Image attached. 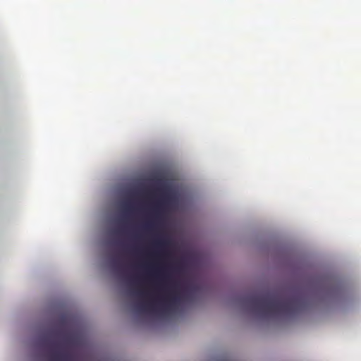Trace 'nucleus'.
<instances>
[{"label": "nucleus", "instance_id": "nucleus-5", "mask_svg": "<svg viewBox=\"0 0 361 361\" xmlns=\"http://www.w3.org/2000/svg\"><path fill=\"white\" fill-rule=\"evenodd\" d=\"M172 243L170 238L162 235H157L154 243V250L153 254L159 257H167L169 253L167 248L171 245Z\"/></svg>", "mask_w": 361, "mask_h": 361}, {"label": "nucleus", "instance_id": "nucleus-9", "mask_svg": "<svg viewBox=\"0 0 361 361\" xmlns=\"http://www.w3.org/2000/svg\"><path fill=\"white\" fill-rule=\"evenodd\" d=\"M132 282H133V283L136 284V285H137V284H138V280H137V279L133 280V281H132Z\"/></svg>", "mask_w": 361, "mask_h": 361}, {"label": "nucleus", "instance_id": "nucleus-1", "mask_svg": "<svg viewBox=\"0 0 361 361\" xmlns=\"http://www.w3.org/2000/svg\"><path fill=\"white\" fill-rule=\"evenodd\" d=\"M252 309L262 317L275 314H295L306 307V300L299 293L285 295L281 293L250 294L244 298Z\"/></svg>", "mask_w": 361, "mask_h": 361}, {"label": "nucleus", "instance_id": "nucleus-2", "mask_svg": "<svg viewBox=\"0 0 361 361\" xmlns=\"http://www.w3.org/2000/svg\"><path fill=\"white\" fill-rule=\"evenodd\" d=\"M164 295L159 300L150 299L147 302H140L137 305L139 312H169L174 310L183 300L188 298V291L180 292V286L176 284L172 286L164 285Z\"/></svg>", "mask_w": 361, "mask_h": 361}, {"label": "nucleus", "instance_id": "nucleus-4", "mask_svg": "<svg viewBox=\"0 0 361 361\" xmlns=\"http://www.w3.org/2000/svg\"><path fill=\"white\" fill-rule=\"evenodd\" d=\"M158 190L161 192V195L154 203L152 219L145 225V228L148 231H157L158 230L164 212L174 200L173 196L164 188H159Z\"/></svg>", "mask_w": 361, "mask_h": 361}, {"label": "nucleus", "instance_id": "nucleus-7", "mask_svg": "<svg viewBox=\"0 0 361 361\" xmlns=\"http://www.w3.org/2000/svg\"><path fill=\"white\" fill-rule=\"evenodd\" d=\"M137 294L142 298H149V292L144 289L139 290Z\"/></svg>", "mask_w": 361, "mask_h": 361}, {"label": "nucleus", "instance_id": "nucleus-8", "mask_svg": "<svg viewBox=\"0 0 361 361\" xmlns=\"http://www.w3.org/2000/svg\"><path fill=\"white\" fill-rule=\"evenodd\" d=\"M123 209L126 212H131L133 210V204L130 202H126L123 204Z\"/></svg>", "mask_w": 361, "mask_h": 361}, {"label": "nucleus", "instance_id": "nucleus-3", "mask_svg": "<svg viewBox=\"0 0 361 361\" xmlns=\"http://www.w3.org/2000/svg\"><path fill=\"white\" fill-rule=\"evenodd\" d=\"M71 342V338L56 341L47 336L40 341L41 345L49 352V361H77V356L74 353L66 350Z\"/></svg>", "mask_w": 361, "mask_h": 361}, {"label": "nucleus", "instance_id": "nucleus-6", "mask_svg": "<svg viewBox=\"0 0 361 361\" xmlns=\"http://www.w3.org/2000/svg\"><path fill=\"white\" fill-rule=\"evenodd\" d=\"M147 268L157 274V276H159L160 279H166L167 278L163 267L156 266L155 264H150L147 266Z\"/></svg>", "mask_w": 361, "mask_h": 361}, {"label": "nucleus", "instance_id": "nucleus-10", "mask_svg": "<svg viewBox=\"0 0 361 361\" xmlns=\"http://www.w3.org/2000/svg\"><path fill=\"white\" fill-rule=\"evenodd\" d=\"M161 180H159H159H157L156 181V183H157V184H160V183H161Z\"/></svg>", "mask_w": 361, "mask_h": 361}]
</instances>
